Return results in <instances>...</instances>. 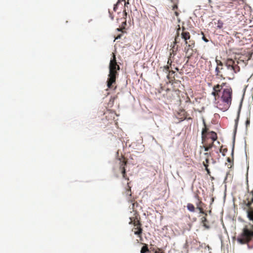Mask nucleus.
<instances>
[{"mask_svg": "<svg viewBox=\"0 0 253 253\" xmlns=\"http://www.w3.org/2000/svg\"><path fill=\"white\" fill-rule=\"evenodd\" d=\"M180 31H181V28L180 27L179 25H178V28L176 30V33L174 41L173 42V45L170 49V55L169 56L170 58L173 57L175 54L176 52L178 50V46H177L176 48H175V45L179 42V36H180Z\"/></svg>", "mask_w": 253, "mask_h": 253, "instance_id": "nucleus-7", "label": "nucleus"}, {"mask_svg": "<svg viewBox=\"0 0 253 253\" xmlns=\"http://www.w3.org/2000/svg\"><path fill=\"white\" fill-rule=\"evenodd\" d=\"M247 206L248 207H250L252 203H253V189L251 191H250L248 189V194L247 195Z\"/></svg>", "mask_w": 253, "mask_h": 253, "instance_id": "nucleus-12", "label": "nucleus"}, {"mask_svg": "<svg viewBox=\"0 0 253 253\" xmlns=\"http://www.w3.org/2000/svg\"><path fill=\"white\" fill-rule=\"evenodd\" d=\"M201 213L205 215V216L207 215V213L206 212H205V211H204V213Z\"/></svg>", "mask_w": 253, "mask_h": 253, "instance_id": "nucleus-38", "label": "nucleus"}, {"mask_svg": "<svg viewBox=\"0 0 253 253\" xmlns=\"http://www.w3.org/2000/svg\"><path fill=\"white\" fill-rule=\"evenodd\" d=\"M249 124H250V120H247L246 121V125H247V126H248V125H249Z\"/></svg>", "mask_w": 253, "mask_h": 253, "instance_id": "nucleus-37", "label": "nucleus"}, {"mask_svg": "<svg viewBox=\"0 0 253 253\" xmlns=\"http://www.w3.org/2000/svg\"><path fill=\"white\" fill-rule=\"evenodd\" d=\"M174 73V71L171 70L170 71H169V74L167 75V78L169 80L170 83L173 84V81L175 79L174 76H173Z\"/></svg>", "mask_w": 253, "mask_h": 253, "instance_id": "nucleus-17", "label": "nucleus"}, {"mask_svg": "<svg viewBox=\"0 0 253 253\" xmlns=\"http://www.w3.org/2000/svg\"><path fill=\"white\" fill-rule=\"evenodd\" d=\"M187 112L184 109H180L178 112V117L179 119H181V121L185 119L191 120L192 118L191 117L187 118Z\"/></svg>", "mask_w": 253, "mask_h": 253, "instance_id": "nucleus-10", "label": "nucleus"}, {"mask_svg": "<svg viewBox=\"0 0 253 253\" xmlns=\"http://www.w3.org/2000/svg\"><path fill=\"white\" fill-rule=\"evenodd\" d=\"M175 69L176 70L178 71V68L177 67H176Z\"/></svg>", "mask_w": 253, "mask_h": 253, "instance_id": "nucleus-40", "label": "nucleus"}, {"mask_svg": "<svg viewBox=\"0 0 253 253\" xmlns=\"http://www.w3.org/2000/svg\"><path fill=\"white\" fill-rule=\"evenodd\" d=\"M126 16H127V13L126 12V10L125 9L124 10V12H123L124 21H122V27L120 28H117V30L118 31H123V30L125 29V26L126 25Z\"/></svg>", "mask_w": 253, "mask_h": 253, "instance_id": "nucleus-14", "label": "nucleus"}, {"mask_svg": "<svg viewBox=\"0 0 253 253\" xmlns=\"http://www.w3.org/2000/svg\"><path fill=\"white\" fill-rule=\"evenodd\" d=\"M121 0H118V1H117V2L116 3V4H115L114 5V8H113V9H114V11H117V9L118 8V6L119 5V4L120 3H121Z\"/></svg>", "mask_w": 253, "mask_h": 253, "instance_id": "nucleus-26", "label": "nucleus"}, {"mask_svg": "<svg viewBox=\"0 0 253 253\" xmlns=\"http://www.w3.org/2000/svg\"><path fill=\"white\" fill-rule=\"evenodd\" d=\"M122 1H124L125 6H126L127 4H129L128 0H121Z\"/></svg>", "mask_w": 253, "mask_h": 253, "instance_id": "nucleus-35", "label": "nucleus"}, {"mask_svg": "<svg viewBox=\"0 0 253 253\" xmlns=\"http://www.w3.org/2000/svg\"><path fill=\"white\" fill-rule=\"evenodd\" d=\"M205 161L203 162V165L205 167L206 165H207V167H209V159L208 158H205Z\"/></svg>", "mask_w": 253, "mask_h": 253, "instance_id": "nucleus-25", "label": "nucleus"}, {"mask_svg": "<svg viewBox=\"0 0 253 253\" xmlns=\"http://www.w3.org/2000/svg\"><path fill=\"white\" fill-rule=\"evenodd\" d=\"M125 194L127 196L128 200L129 202L132 203L133 208L134 207L135 203H133L134 200L131 199V187L129 186V183H127V188L126 189Z\"/></svg>", "mask_w": 253, "mask_h": 253, "instance_id": "nucleus-11", "label": "nucleus"}, {"mask_svg": "<svg viewBox=\"0 0 253 253\" xmlns=\"http://www.w3.org/2000/svg\"><path fill=\"white\" fill-rule=\"evenodd\" d=\"M202 223H203V225H204L206 228H209V226H208V225H207V223H206L208 221H207V218H206V216L203 217L202 218Z\"/></svg>", "mask_w": 253, "mask_h": 253, "instance_id": "nucleus-23", "label": "nucleus"}, {"mask_svg": "<svg viewBox=\"0 0 253 253\" xmlns=\"http://www.w3.org/2000/svg\"><path fill=\"white\" fill-rule=\"evenodd\" d=\"M121 35L118 36V37L116 38V39H120L121 38Z\"/></svg>", "mask_w": 253, "mask_h": 253, "instance_id": "nucleus-39", "label": "nucleus"}, {"mask_svg": "<svg viewBox=\"0 0 253 253\" xmlns=\"http://www.w3.org/2000/svg\"><path fill=\"white\" fill-rule=\"evenodd\" d=\"M203 146H201V148H204V150L208 152V151L213 146L212 143L210 142L202 141Z\"/></svg>", "mask_w": 253, "mask_h": 253, "instance_id": "nucleus-15", "label": "nucleus"}, {"mask_svg": "<svg viewBox=\"0 0 253 253\" xmlns=\"http://www.w3.org/2000/svg\"><path fill=\"white\" fill-rule=\"evenodd\" d=\"M204 155L205 156V158H210V157L211 156V153L206 152L204 154Z\"/></svg>", "mask_w": 253, "mask_h": 253, "instance_id": "nucleus-30", "label": "nucleus"}, {"mask_svg": "<svg viewBox=\"0 0 253 253\" xmlns=\"http://www.w3.org/2000/svg\"><path fill=\"white\" fill-rule=\"evenodd\" d=\"M198 202L196 204V209H198L200 213H204V208L205 207L206 205L202 202L201 199L198 198Z\"/></svg>", "mask_w": 253, "mask_h": 253, "instance_id": "nucleus-13", "label": "nucleus"}, {"mask_svg": "<svg viewBox=\"0 0 253 253\" xmlns=\"http://www.w3.org/2000/svg\"><path fill=\"white\" fill-rule=\"evenodd\" d=\"M106 115V118H110L111 120L114 119V114L111 112H108L107 113H105Z\"/></svg>", "mask_w": 253, "mask_h": 253, "instance_id": "nucleus-24", "label": "nucleus"}, {"mask_svg": "<svg viewBox=\"0 0 253 253\" xmlns=\"http://www.w3.org/2000/svg\"><path fill=\"white\" fill-rule=\"evenodd\" d=\"M187 209L191 212H195V208L194 206L191 203H188L187 205Z\"/></svg>", "mask_w": 253, "mask_h": 253, "instance_id": "nucleus-21", "label": "nucleus"}, {"mask_svg": "<svg viewBox=\"0 0 253 253\" xmlns=\"http://www.w3.org/2000/svg\"><path fill=\"white\" fill-rule=\"evenodd\" d=\"M120 162L119 164V166H126L127 163V161L125 159L124 157L121 159H119Z\"/></svg>", "mask_w": 253, "mask_h": 253, "instance_id": "nucleus-20", "label": "nucleus"}, {"mask_svg": "<svg viewBox=\"0 0 253 253\" xmlns=\"http://www.w3.org/2000/svg\"><path fill=\"white\" fill-rule=\"evenodd\" d=\"M171 2L173 3L172 10L174 11V14L177 17V21L179 23L180 19L178 18L180 12L178 11V0H170Z\"/></svg>", "mask_w": 253, "mask_h": 253, "instance_id": "nucleus-9", "label": "nucleus"}, {"mask_svg": "<svg viewBox=\"0 0 253 253\" xmlns=\"http://www.w3.org/2000/svg\"><path fill=\"white\" fill-rule=\"evenodd\" d=\"M154 253H165L161 249H158Z\"/></svg>", "mask_w": 253, "mask_h": 253, "instance_id": "nucleus-33", "label": "nucleus"}, {"mask_svg": "<svg viewBox=\"0 0 253 253\" xmlns=\"http://www.w3.org/2000/svg\"><path fill=\"white\" fill-rule=\"evenodd\" d=\"M240 1L242 0H224L222 4L219 6V8L221 11H225V8L236 7Z\"/></svg>", "mask_w": 253, "mask_h": 253, "instance_id": "nucleus-6", "label": "nucleus"}, {"mask_svg": "<svg viewBox=\"0 0 253 253\" xmlns=\"http://www.w3.org/2000/svg\"><path fill=\"white\" fill-rule=\"evenodd\" d=\"M131 223L133 225L134 227H141L142 226L141 222L137 217H135V218L133 220H132V218H130V221L129 222V224Z\"/></svg>", "mask_w": 253, "mask_h": 253, "instance_id": "nucleus-16", "label": "nucleus"}, {"mask_svg": "<svg viewBox=\"0 0 253 253\" xmlns=\"http://www.w3.org/2000/svg\"><path fill=\"white\" fill-rule=\"evenodd\" d=\"M227 161L230 163V164L228 165V167L229 168H232L233 165V150H232V158H227Z\"/></svg>", "mask_w": 253, "mask_h": 253, "instance_id": "nucleus-19", "label": "nucleus"}, {"mask_svg": "<svg viewBox=\"0 0 253 253\" xmlns=\"http://www.w3.org/2000/svg\"><path fill=\"white\" fill-rule=\"evenodd\" d=\"M205 127L202 131V141L210 142L214 143V142L217 138V134L213 131H209L208 128L207 127L205 121H203Z\"/></svg>", "mask_w": 253, "mask_h": 253, "instance_id": "nucleus-5", "label": "nucleus"}, {"mask_svg": "<svg viewBox=\"0 0 253 253\" xmlns=\"http://www.w3.org/2000/svg\"><path fill=\"white\" fill-rule=\"evenodd\" d=\"M216 62L217 66L215 73L217 79L233 80L235 78V74L240 71L239 62L231 58H227L224 63L218 60H216Z\"/></svg>", "mask_w": 253, "mask_h": 253, "instance_id": "nucleus-1", "label": "nucleus"}, {"mask_svg": "<svg viewBox=\"0 0 253 253\" xmlns=\"http://www.w3.org/2000/svg\"><path fill=\"white\" fill-rule=\"evenodd\" d=\"M170 66H168V65H167V66H165L163 67V71H166V72H169V71H170L171 70H169V68H170Z\"/></svg>", "mask_w": 253, "mask_h": 253, "instance_id": "nucleus-27", "label": "nucleus"}, {"mask_svg": "<svg viewBox=\"0 0 253 253\" xmlns=\"http://www.w3.org/2000/svg\"><path fill=\"white\" fill-rule=\"evenodd\" d=\"M180 35L181 38L185 42L186 46L184 47V51L186 57L189 59L193 54V48L195 46V41L191 39V35L189 33H183Z\"/></svg>", "mask_w": 253, "mask_h": 253, "instance_id": "nucleus-4", "label": "nucleus"}, {"mask_svg": "<svg viewBox=\"0 0 253 253\" xmlns=\"http://www.w3.org/2000/svg\"><path fill=\"white\" fill-rule=\"evenodd\" d=\"M202 39L206 42H208L209 41L205 37V36H203Z\"/></svg>", "mask_w": 253, "mask_h": 253, "instance_id": "nucleus-36", "label": "nucleus"}, {"mask_svg": "<svg viewBox=\"0 0 253 253\" xmlns=\"http://www.w3.org/2000/svg\"><path fill=\"white\" fill-rule=\"evenodd\" d=\"M205 169H206V170L207 171V173H208L209 175H211V171H210V169H209L208 167H207V165H206V166H205Z\"/></svg>", "mask_w": 253, "mask_h": 253, "instance_id": "nucleus-31", "label": "nucleus"}, {"mask_svg": "<svg viewBox=\"0 0 253 253\" xmlns=\"http://www.w3.org/2000/svg\"><path fill=\"white\" fill-rule=\"evenodd\" d=\"M183 33H189L188 32H187V31H186L185 30V28L184 27H182V32H181V33H180V35L181 34H182Z\"/></svg>", "mask_w": 253, "mask_h": 253, "instance_id": "nucleus-34", "label": "nucleus"}, {"mask_svg": "<svg viewBox=\"0 0 253 253\" xmlns=\"http://www.w3.org/2000/svg\"><path fill=\"white\" fill-rule=\"evenodd\" d=\"M140 243L143 245L141 249L140 253H147L149 252V250L148 249V245L142 243L141 242Z\"/></svg>", "mask_w": 253, "mask_h": 253, "instance_id": "nucleus-18", "label": "nucleus"}, {"mask_svg": "<svg viewBox=\"0 0 253 253\" xmlns=\"http://www.w3.org/2000/svg\"><path fill=\"white\" fill-rule=\"evenodd\" d=\"M172 63V61L171 60V58H170V57H169L168 60V63H167L168 65L169 66L171 67Z\"/></svg>", "mask_w": 253, "mask_h": 253, "instance_id": "nucleus-29", "label": "nucleus"}, {"mask_svg": "<svg viewBox=\"0 0 253 253\" xmlns=\"http://www.w3.org/2000/svg\"><path fill=\"white\" fill-rule=\"evenodd\" d=\"M131 231L138 238V239L136 240L138 243L143 241V229L141 227H133Z\"/></svg>", "mask_w": 253, "mask_h": 253, "instance_id": "nucleus-8", "label": "nucleus"}, {"mask_svg": "<svg viewBox=\"0 0 253 253\" xmlns=\"http://www.w3.org/2000/svg\"><path fill=\"white\" fill-rule=\"evenodd\" d=\"M109 69V72L107 81V85L109 88H113L115 90L117 86H114V85L116 84V79L119 75L118 71L120 70V67L117 64L116 55L114 53H112V58L110 61Z\"/></svg>", "mask_w": 253, "mask_h": 253, "instance_id": "nucleus-3", "label": "nucleus"}, {"mask_svg": "<svg viewBox=\"0 0 253 253\" xmlns=\"http://www.w3.org/2000/svg\"><path fill=\"white\" fill-rule=\"evenodd\" d=\"M119 170L120 171L126 170V166H119Z\"/></svg>", "mask_w": 253, "mask_h": 253, "instance_id": "nucleus-32", "label": "nucleus"}, {"mask_svg": "<svg viewBox=\"0 0 253 253\" xmlns=\"http://www.w3.org/2000/svg\"><path fill=\"white\" fill-rule=\"evenodd\" d=\"M211 2V0H209V2L210 3Z\"/></svg>", "mask_w": 253, "mask_h": 253, "instance_id": "nucleus-41", "label": "nucleus"}, {"mask_svg": "<svg viewBox=\"0 0 253 253\" xmlns=\"http://www.w3.org/2000/svg\"><path fill=\"white\" fill-rule=\"evenodd\" d=\"M227 151V148H222V146L220 149V152L222 153L223 156H225V153Z\"/></svg>", "mask_w": 253, "mask_h": 253, "instance_id": "nucleus-28", "label": "nucleus"}, {"mask_svg": "<svg viewBox=\"0 0 253 253\" xmlns=\"http://www.w3.org/2000/svg\"><path fill=\"white\" fill-rule=\"evenodd\" d=\"M121 172L122 174L123 178L127 181L129 180V178L128 176H127L126 173V170H124L123 171H121Z\"/></svg>", "mask_w": 253, "mask_h": 253, "instance_id": "nucleus-22", "label": "nucleus"}, {"mask_svg": "<svg viewBox=\"0 0 253 253\" xmlns=\"http://www.w3.org/2000/svg\"><path fill=\"white\" fill-rule=\"evenodd\" d=\"M225 84L226 83H223L221 84L214 85L211 93L216 101V107L223 111L228 109L231 104L232 99V90L231 87L224 88L221 92Z\"/></svg>", "mask_w": 253, "mask_h": 253, "instance_id": "nucleus-2", "label": "nucleus"}]
</instances>
